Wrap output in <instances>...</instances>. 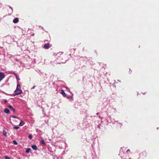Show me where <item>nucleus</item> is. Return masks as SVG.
Returning <instances> with one entry per match:
<instances>
[{"mask_svg":"<svg viewBox=\"0 0 159 159\" xmlns=\"http://www.w3.org/2000/svg\"><path fill=\"white\" fill-rule=\"evenodd\" d=\"M20 89V84H18L17 85L16 89L14 91L15 93L14 95V96L19 95L22 93V91L21 89Z\"/></svg>","mask_w":159,"mask_h":159,"instance_id":"1","label":"nucleus"},{"mask_svg":"<svg viewBox=\"0 0 159 159\" xmlns=\"http://www.w3.org/2000/svg\"><path fill=\"white\" fill-rule=\"evenodd\" d=\"M5 76L3 73L0 72V82L5 77Z\"/></svg>","mask_w":159,"mask_h":159,"instance_id":"2","label":"nucleus"},{"mask_svg":"<svg viewBox=\"0 0 159 159\" xmlns=\"http://www.w3.org/2000/svg\"><path fill=\"white\" fill-rule=\"evenodd\" d=\"M50 44L49 43L45 44L44 45V48L46 49H48L49 48Z\"/></svg>","mask_w":159,"mask_h":159,"instance_id":"3","label":"nucleus"},{"mask_svg":"<svg viewBox=\"0 0 159 159\" xmlns=\"http://www.w3.org/2000/svg\"><path fill=\"white\" fill-rule=\"evenodd\" d=\"M19 21V19L18 18H14L13 21V22L14 23H16Z\"/></svg>","mask_w":159,"mask_h":159,"instance_id":"4","label":"nucleus"},{"mask_svg":"<svg viewBox=\"0 0 159 159\" xmlns=\"http://www.w3.org/2000/svg\"><path fill=\"white\" fill-rule=\"evenodd\" d=\"M61 93L62 95L64 97H66V95L65 93L64 90L63 89H61Z\"/></svg>","mask_w":159,"mask_h":159,"instance_id":"5","label":"nucleus"},{"mask_svg":"<svg viewBox=\"0 0 159 159\" xmlns=\"http://www.w3.org/2000/svg\"><path fill=\"white\" fill-rule=\"evenodd\" d=\"M4 112L6 114H9L10 113L9 110L7 108H5V109Z\"/></svg>","mask_w":159,"mask_h":159,"instance_id":"6","label":"nucleus"},{"mask_svg":"<svg viewBox=\"0 0 159 159\" xmlns=\"http://www.w3.org/2000/svg\"><path fill=\"white\" fill-rule=\"evenodd\" d=\"M8 107L9 108H10L11 109H12L13 111L14 112H15V110L12 107L11 105H9V106H8Z\"/></svg>","mask_w":159,"mask_h":159,"instance_id":"7","label":"nucleus"},{"mask_svg":"<svg viewBox=\"0 0 159 159\" xmlns=\"http://www.w3.org/2000/svg\"><path fill=\"white\" fill-rule=\"evenodd\" d=\"M32 148L34 150H37V147L35 145H33L32 146Z\"/></svg>","mask_w":159,"mask_h":159,"instance_id":"8","label":"nucleus"},{"mask_svg":"<svg viewBox=\"0 0 159 159\" xmlns=\"http://www.w3.org/2000/svg\"><path fill=\"white\" fill-rule=\"evenodd\" d=\"M2 134L4 136H7V133L5 130H3V131Z\"/></svg>","mask_w":159,"mask_h":159,"instance_id":"9","label":"nucleus"},{"mask_svg":"<svg viewBox=\"0 0 159 159\" xmlns=\"http://www.w3.org/2000/svg\"><path fill=\"white\" fill-rule=\"evenodd\" d=\"M24 125V122L22 120H21L20 122L19 125L20 126H22Z\"/></svg>","mask_w":159,"mask_h":159,"instance_id":"10","label":"nucleus"},{"mask_svg":"<svg viewBox=\"0 0 159 159\" xmlns=\"http://www.w3.org/2000/svg\"><path fill=\"white\" fill-rule=\"evenodd\" d=\"M31 150L30 148H28L26 150L25 152L26 153H28L30 152Z\"/></svg>","mask_w":159,"mask_h":159,"instance_id":"11","label":"nucleus"},{"mask_svg":"<svg viewBox=\"0 0 159 159\" xmlns=\"http://www.w3.org/2000/svg\"><path fill=\"white\" fill-rule=\"evenodd\" d=\"M143 155L144 156V157H146L147 155V153L145 151H143L142 152Z\"/></svg>","mask_w":159,"mask_h":159,"instance_id":"12","label":"nucleus"},{"mask_svg":"<svg viewBox=\"0 0 159 159\" xmlns=\"http://www.w3.org/2000/svg\"><path fill=\"white\" fill-rule=\"evenodd\" d=\"M41 143L43 144V145H45V143L43 140H42L41 141Z\"/></svg>","mask_w":159,"mask_h":159,"instance_id":"13","label":"nucleus"},{"mask_svg":"<svg viewBox=\"0 0 159 159\" xmlns=\"http://www.w3.org/2000/svg\"><path fill=\"white\" fill-rule=\"evenodd\" d=\"M13 143L15 145H17L18 144L16 140H13Z\"/></svg>","mask_w":159,"mask_h":159,"instance_id":"14","label":"nucleus"},{"mask_svg":"<svg viewBox=\"0 0 159 159\" xmlns=\"http://www.w3.org/2000/svg\"><path fill=\"white\" fill-rule=\"evenodd\" d=\"M28 137L30 139H31L32 138V136L31 134H30L29 135Z\"/></svg>","mask_w":159,"mask_h":159,"instance_id":"15","label":"nucleus"},{"mask_svg":"<svg viewBox=\"0 0 159 159\" xmlns=\"http://www.w3.org/2000/svg\"><path fill=\"white\" fill-rule=\"evenodd\" d=\"M14 128L16 129H19V127L18 126H15L14 127Z\"/></svg>","mask_w":159,"mask_h":159,"instance_id":"16","label":"nucleus"},{"mask_svg":"<svg viewBox=\"0 0 159 159\" xmlns=\"http://www.w3.org/2000/svg\"><path fill=\"white\" fill-rule=\"evenodd\" d=\"M4 157L5 159H10L9 157L7 156H5Z\"/></svg>","mask_w":159,"mask_h":159,"instance_id":"17","label":"nucleus"},{"mask_svg":"<svg viewBox=\"0 0 159 159\" xmlns=\"http://www.w3.org/2000/svg\"><path fill=\"white\" fill-rule=\"evenodd\" d=\"M11 117L12 118H18L16 116H11Z\"/></svg>","mask_w":159,"mask_h":159,"instance_id":"18","label":"nucleus"},{"mask_svg":"<svg viewBox=\"0 0 159 159\" xmlns=\"http://www.w3.org/2000/svg\"><path fill=\"white\" fill-rule=\"evenodd\" d=\"M7 100H5L4 101V102L5 103H7Z\"/></svg>","mask_w":159,"mask_h":159,"instance_id":"19","label":"nucleus"},{"mask_svg":"<svg viewBox=\"0 0 159 159\" xmlns=\"http://www.w3.org/2000/svg\"><path fill=\"white\" fill-rule=\"evenodd\" d=\"M35 86H34L32 87V89H34L35 88Z\"/></svg>","mask_w":159,"mask_h":159,"instance_id":"20","label":"nucleus"},{"mask_svg":"<svg viewBox=\"0 0 159 159\" xmlns=\"http://www.w3.org/2000/svg\"><path fill=\"white\" fill-rule=\"evenodd\" d=\"M129 151V149H128L127 150V152H128V151Z\"/></svg>","mask_w":159,"mask_h":159,"instance_id":"21","label":"nucleus"},{"mask_svg":"<svg viewBox=\"0 0 159 159\" xmlns=\"http://www.w3.org/2000/svg\"><path fill=\"white\" fill-rule=\"evenodd\" d=\"M16 78L17 79V76L16 75Z\"/></svg>","mask_w":159,"mask_h":159,"instance_id":"22","label":"nucleus"}]
</instances>
